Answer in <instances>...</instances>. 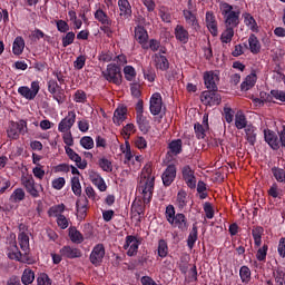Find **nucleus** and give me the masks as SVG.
I'll list each match as a JSON object with an SVG mask.
<instances>
[{"label": "nucleus", "mask_w": 285, "mask_h": 285, "mask_svg": "<svg viewBox=\"0 0 285 285\" xmlns=\"http://www.w3.org/2000/svg\"><path fill=\"white\" fill-rule=\"evenodd\" d=\"M257 83V73L250 72L245 77V81L240 83L242 91H248Z\"/></svg>", "instance_id": "nucleus-28"}, {"label": "nucleus", "mask_w": 285, "mask_h": 285, "mask_svg": "<svg viewBox=\"0 0 285 285\" xmlns=\"http://www.w3.org/2000/svg\"><path fill=\"white\" fill-rule=\"evenodd\" d=\"M272 96L275 100L281 101L285 105V90L272 89Z\"/></svg>", "instance_id": "nucleus-63"}, {"label": "nucleus", "mask_w": 285, "mask_h": 285, "mask_svg": "<svg viewBox=\"0 0 285 285\" xmlns=\"http://www.w3.org/2000/svg\"><path fill=\"white\" fill-rule=\"evenodd\" d=\"M35 279H36L35 272L30 268H26L22 273V276H21V283L23 285H30L35 282Z\"/></svg>", "instance_id": "nucleus-44"}, {"label": "nucleus", "mask_w": 285, "mask_h": 285, "mask_svg": "<svg viewBox=\"0 0 285 285\" xmlns=\"http://www.w3.org/2000/svg\"><path fill=\"white\" fill-rule=\"evenodd\" d=\"M7 256L11 261H18V262L22 261V253L19 250V247H18L17 243H12L10 245V248L8 249Z\"/></svg>", "instance_id": "nucleus-36"}, {"label": "nucleus", "mask_w": 285, "mask_h": 285, "mask_svg": "<svg viewBox=\"0 0 285 285\" xmlns=\"http://www.w3.org/2000/svg\"><path fill=\"white\" fill-rule=\"evenodd\" d=\"M37 285H52V281L48 274L42 273L37 277Z\"/></svg>", "instance_id": "nucleus-62"}, {"label": "nucleus", "mask_w": 285, "mask_h": 285, "mask_svg": "<svg viewBox=\"0 0 285 285\" xmlns=\"http://www.w3.org/2000/svg\"><path fill=\"white\" fill-rule=\"evenodd\" d=\"M268 255V245H263L262 247H258V250L256 253V259L258 262H266V256Z\"/></svg>", "instance_id": "nucleus-59"}, {"label": "nucleus", "mask_w": 285, "mask_h": 285, "mask_svg": "<svg viewBox=\"0 0 285 285\" xmlns=\"http://www.w3.org/2000/svg\"><path fill=\"white\" fill-rule=\"evenodd\" d=\"M65 151L68 158L76 164L77 168L85 170L88 167V161L82 159L73 148L65 146Z\"/></svg>", "instance_id": "nucleus-13"}, {"label": "nucleus", "mask_w": 285, "mask_h": 285, "mask_svg": "<svg viewBox=\"0 0 285 285\" xmlns=\"http://www.w3.org/2000/svg\"><path fill=\"white\" fill-rule=\"evenodd\" d=\"M125 79L129 82L134 81L137 77L136 68L131 65H127L124 67Z\"/></svg>", "instance_id": "nucleus-46"}, {"label": "nucleus", "mask_w": 285, "mask_h": 285, "mask_svg": "<svg viewBox=\"0 0 285 285\" xmlns=\"http://www.w3.org/2000/svg\"><path fill=\"white\" fill-rule=\"evenodd\" d=\"M264 139L273 150H279V136L271 129H264Z\"/></svg>", "instance_id": "nucleus-20"}, {"label": "nucleus", "mask_w": 285, "mask_h": 285, "mask_svg": "<svg viewBox=\"0 0 285 285\" xmlns=\"http://www.w3.org/2000/svg\"><path fill=\"white\" fill-rule=\"evenodd\" d=\"M225 24L229 28H237L239 26V11L232 12L227 16H225Z\"/></svg>", "instance_id": "nucleus-35"}, {"label": "nucleus", "mask_w": 285, "mask_h": 285, "mask_svg": "<svg viewBox=\"0 0 285 285\" xmlns=\"http://www.w3.org/2000/svg\"><path fill=\"white\" fill-rule=\"evenodd\" d=\"M277 253L281 258H285V238L284 237L279 238L278 240Z\"/></svg>", "instance_id": "nucleus-64"}, {"label": "nucleus", "mask_w": 285, "mask_h": 285, "mask_svg": "<svg viewBox=\"0 0 285 285\" xmlns=\"http://www.w3.org/2000/svg\"><path fill=\"white\" fill-rule=\"evenodd\" d=\"M247 126H248V120L246 119V115L244 114V111L238 110L235 114V127L238 130H243V129H246Z\"/></svg>", "instance_id": "nucleus-34"}, {"label": "nucleus", "mask_w": 285, "mask_h": 285, "mask_svg": "<svg viewBox=\"0 0 285 285\" xmlns=\"http://www.w3.org/2000/svg\"><path fill=\"white\" fill-rule=\"evenodd\" d=\"M77 120V112L69 110L66 118H62L58 124L59 132H70Z\"/></svg>", "instance_id": "nucleus-9"}, {"label": "nucleus", "mask_w": 285, "mask_h": 285, "mask_svg": "<svg viewBox=\"0 0 285 285\" xmlns=\"http://www.w3.org/2000/svg\"><path fill=\"white\" fill-rule=\"evenodd\" d=\"M40 81L33 80L29 86H20L18 88V94L28 101H32L37 98L38 94L40 92Z\"/></svg>", "instance_id": "nucleus-5"}, {"label": "nucleus", "mask_w": 285, "mask_h": 285, "mask_svg": "<svg viewBox=\"0 0 285 285\" xmlns=\"http://www.w3.org/2000/svg\"><path fill=\"white\" fill-rule=\"evenodd\" d=\"M73 101L76 104H86L88 101L87 92L82 89H77L73 94Z\"/></svg>", "instance_id": "nucleus-53"}, {"label": "nucleus", "mask_w": 285, "mask_h": 285, "mask_svg": "<svg viewBox=\"0 0 285 285\" xmlns=\"http://www.w3.org/2000/svg\"><path fill=\"white\" fill-rule=\"evenodd\" d=\"M128 108L118 107L114 111L112 121L116 126H121L127 120Z\"/></svg>", "instance_id": "nucleus-25"}, {"label": "nucleus", "mask_w": 285, "mask_h": 285, "mask_svg": "<svg viewBox=\"0 0 285 285\" xmlns=\"http://www.w3.org/2000/svg\"><path fill=\"white\" fill-rule=\"evenodd\" d=\"M248 45L249 51L253 55H259V52L262 51V42H259V39L257 38V36H255V33H250L248 38Z\"/></svg>", "instance_id": "nucleus-30"}, {"label": "nucleus", "mask_w": 285, "mask_h": 285, "mask_svg": "<svg viewBox=\"0 0 285 285\" xmlns=\"http://www.w3.org/2000/svg\"><path fill=\"white\" fill-rule=\"evenodd\" d=\"M98 165L106 173H111L114 170L112 161L106 157L99 158Z\"/></svg>", "instance_id": "nucleus-55"}, {"label": "nucleus", "mask_w": 285, "mask_h": 285, "mask_svg": "<svg viewBox=\"0 0 285 285\" xmlns=\"http://www.w3.org/2000/svg\"><path fill=\"white\" fill-rule=\"evenodd\" d=\"M21 185L32 198H39L40 193L36 187V180L33 176H21Z\"/></svg>", "instance_id": "nucleus-10"}, {"label": "nucleus", "mask_w": 285, "mask_h": 285, "mask_svg": "<svg viewBox=\"0 0 285 285\" xmlns=\"http://www.w3.org/2000/svg\"><path fill=\"white\" fill-rule=\"evenodd\" d=\"M253 274L250 273V268L248 266H242L239 269V277L243 284L250 283V276Z\"/></svg>", "instance_id": "nucleus-52"}, {"label": "nucleus", "mask_w": 285, "mask_h": 285, "mask_svg": "<svg viewBox=\"0 0 285 285\" xmlns=\"http://www.w3.org/2000/svg\"><path fill=\"white\" fill-rule=\"evenodd\" d=\"M68 235L73 244H82L85 242L83 234H81L77 227H69Z\"/></svg>", "instance_id": "nucleus-33"}, {"label": "nucleus", "mask_w": 285, "mask_h": 285, "mask_svg": "<svg viewBox=\"0 0 285 285\" xmlns=\"http://www.w3.org/2000/svg\"><path fill=\"white\" fill-rule=\"evenodd\" d=\"M135 40L141 46L144 50H149L148 40L149 33L148 30L144 26H137L134 30Z\"/></svg>", "instance_id": "nucleus-12"}, {"label": "nucleus", "mask_w": 285, "mask_h": 285, "mask_svg": "<svg viewBox=\"0 0 285 285\" xmlns=\"http://www.w3.org/2000/svg\"><path fill=\"white\" fill-rule=\"evenodd\" d=\"M153 60L155 63V67L157 70L160 71H168L170 68V62L168 58L165 55L161 53H154L153 55Z\"/></svg>", "instance_id": "nucleus-21"}, {"label": "nucleus", "mask_w": 285, "mask_h": 285, "mask_svg": "<svg viewBox=\"0 0 285 285\" xmlns=\"http://www.w3.org/2000/svg\"><path fill=\"white\" fill-rule=\"evenodd\" d=\"M76 40V32L68 31L65 36L61 38V45L62 48H68L69 46L73 45Z\"/></svg>", "instance_id": "nucleus-47"}, {"label": "nucleus", "mask_w": 285, "mask_h": 285, "mask_svg": "<svg viewBox=\"0 0 285 285\" xmlns=\"http://www.w3.org/2000/svg\"><path fill=\"white\" fill-rule=\"evenodd\" d=\"M59 254L63 259H77L82 257L81 249L71 245H63V247L60 248Z\"/></svg>", "instance_id": "nucleus-17"}, {"label": "nucleus", "mask_w": 285, "mask_h": 285, "mask_svg": "<svg viewBox=\"0 0 285 285\" xmlns=\"http://www.w3.org/2000/svg\"><path fill=\"white\" fill-rule=\"evenodd\" d=\"M136 124L142 135H147L151 130L150 120L145 115L136 116Z\"/></svg>", "instance_id": "nucleus-24"}, {"label": "nucleus", "mask_w": 285, "mask_h": 285, "mask_svg": "<svg viewBox=\"0 0 285 285\" xmlns=\"http://www.w3.org/2000/svg\"><path fill=\"white\" fill-rule=\"evenodd\" d=\"M24 199H26V191H24V189H21V187H17V189H13V191L9 198V200L12 204H20Z\"/></svg>", "instance_id": "nucleus-37"}, {"label": "nucleus", "mask_w": 285, "mask_h": 285, "mask_svg": "<svg viewBox=\"0 0 285 285\" xmlns=\"http://www.w3.org/2000/svg\"><path fill=\"white\" fill-rule=\"evenodd\" d=\"M47 89L58 105H63L66 102L67 96L65 89L56 79L51 78L47 81Z\"/></svg>", "instance_id": "nucleus-4"}, {"label": "nucleus", "mask_w": 285, "mask_h": 285, "mask_svg": "<svg viewBox=\"0 0 285 285\" xmlns=\"http://www.w3.org/2000/svg\"><path fill=\"white\" fill-rule=\"evenodd\" d=\"M223 116L227 124H232V121L235 119V110L228 106H225L223 108Z\"/></svg>", "instance_id": "nucleus-58"}, {"label": "nucleus", "mask_w": 285, "mask_h": 285, "mask_svg": "<svg viewBox=\"0 0 285 285\" xmlns=\"http://www.w3.org/2000/svg\"><path fill=\"white\" fill-rule=\"evenodd\" d=\"M80 146L86 150L95 148V140L91 136H83L80 138Z\"/></svg>", "instance_id": "nucleus-54"}, {"label": "nucleus", "mask_w": 285, "mask_h": 285, "mask_svg": "<svg viewBox=\"0 0 285 285\" xmlns=\"http://www.w3.org/2000/svg\"><path fill=\"white\" fill-rule=\"evenodd\" d=\"M268 197H272L273 199H282V194L279 191V185L277 183H273V185L269 187L267 191Z\"/></svg>", "instance_id": "nucleus-57"}, {"label": "nucleus", "mask_w": 285, "mask_h": 285, "mask_svg": "<svg viewBox=\"0 0 285 285\" xmlns=\"http://www.w3.org/2000/svg\"><path fill=\"white\" fill-rule=\"evenodd\" d=\"M194 130H195L196 138L198 140H202V139L206 138V131L208 130V128L204 127V125H202V122H196L194 125Z\"/></svg>", "instance_id": "nucleus-51"}, {"label": "nucleus", "mask_w": 285, "mask_h": 285, "mask_svg": "<svg viewBox=\"0 0 285 285\" xmlns=\"http://www.w3.org/2000/svg\"><path fill=\"white\" fill-rule=\"evenodd\" d=\"M234 37H235V28L226 27V29L220 35V42L228 45L233 41Z\"/></svg>", "instance_id": "nucleus-41"}, {"label": "nucleus", "mask_w": 285, "mask_h": 285, "mask_svg": "<svg viewBox=\"0 0 285 285\" xmlns=\"http://www.w3.org/2000/svg\"><path fill=\"white\" fill-rule=\"evenodd\" d=\"M200 100L204 105L209 107L219 106V104H222V95L215 89L205 90L200 95Z\"/></svg>", "instance_id": "nucleus-7"}, {"label": "nucleus", "mask_w": 285, "mask_h": 285, "mask_svg": "<svg viewBox=\"0 0 285 285\" xmlns=\"http://www.w3.org/2000/svg\"><path fill=\"white\" fill-rule=\"evenodd\" d=\"M272 174L278 183L285 184V169L274 166L272 167Z\"/></svg>", "instance_id": "nucleus-50"}, {"label": "nucleus", "mask_w": 285, "mask_h": 285, "mask_svg": "<svg viewBox=\"0 0 285 285\" xmlns=\"http://www.w3.org/2000/svg\"><path fill=\"white\" fill-rule=\"evenodd\" d=\"M95 19L101 23V26H112V20L110 19V17L104 12L102 9H97L95 12Z\"/></svg>", "instance_id": "nucleus-39"}, {"label": "nucleus", "mask_w": 285, "mask_h": 285, "mask_svg": "<svg viewBox=\"0 0 285 285\" xmlns=\"http://www.w3.org/2000/svg\"><path fill=\"white\" fill-rule=\"evenodd\" d=\"M101 75L106 81L120 86L122 83L121 67L117 63H108L106 70L101 71Z\"/></svg>", "instance_id": "nucleus-3"}, {"label": "nucleus", "mask_w": 285, "mask_h": 285, "mask_svg": "<svg viewBox=\"0 0 285 285\" xmlns=\"http://www.w3.org/2000/svg\"><path fill=\"white\" fill-rule=\"evenodd\" d=\"M183 17L188 27L193 30L198 31L200 29V23L197 18V13L193 11V1H188V9L183 10Z\"/></svg>", "instance_id": "nucleus-6"}, {"label": "nucleus", "mask_w": 285, "mask_h": 285, "mask_svg": "<svg viewBox=\"0 0 285 285\" xmlns=\"http://www.w3.org/2000/svg\"><path fill=\"white\" fill-rule=\"evenodd\" d=\"M18 242L21 250L27 254L30 247V238L28 234H26V232H20V234H18Z\"/></svg>", "instance_id": "nucleus-40"}, {"label": "nucleus", "mask_w": 285, "mask_h": 285, "mask_svg": "<svg viewBox=\"0 0 285 285\" xmlns=\"http://www.w3.org/2000/svg\"><path fill=\"white\" fill-rule=\"evenodd\" d=\"M217 82H219V75L213 70L204 72V83L206 89L217 91Z\"/></svg>", "instance_id": "nucleus-18"}, {"label": "nucleus", "mask_w": 285, "mask_h": 285, "mask_svg": "<svg viewBox=\"0 0 285 285\" xmlns=\"http://www.w3.org/2000/svg\"><path fill=\"white\" fill-rule=\"evenodd\" d=\"M105 256L106 247L102 243H98V245H95V247L92 248L89 256V261L94 266L98 267L101 266Z\"/></svg>", "instance_id": "nucleus-8"}, {"label": "nucleus", "mask_w": 285, "mask_h": 285, "mask_svg": "<svg viewBox=\"0 0 285 285\" xmlns=\"http://www.w3.org/2000/svg\"><path fill=\"white\" fill-rule=\"evenodd\" d=\"M7 136L12 140H18L20 138V132L16 126V121L10 122L9 128L7 129Z\"/></svg>", "instance_id": "nucleus-48"}, {"label": "nucleus", "mask_w": 285, "mask_h": 285, "mask_svg": "<svg viewBox=\"0 0 285 285\" xmlns=\"http://www.w3.org/2000/svg\"><path fill=\"white\" fill-rule=\"evenodd\" d=\"M134 144L139 150L147 149L148 147V141L144 136H137L134 140Z\"/></svg>", "instance_id": "nucleus-61"}, {"label": "nucleus", "mask_w": 285, "mask_h": 285, "mask_svg": "<svg viewBox=\"0 0 285 285\" xmlns=\"http://www.w3.org/2000/svg\"><path fill=\"white\" fill-rule=\"evenodd\" d=\"M14 125L17 126V129L20 135L24 136L28 134V122L26 119H20L18 121H14Z\"/></svg>", "instance_id": "nucleus-60"}, {"label": "nucleus", "mask_w": 285, "mask_h": 285, "mask_svg": "<svg viewBox=\"0 0 285 285\" xmlns=\"http://www.w3.org/2000/svg\"><path fill=\"white\" fill-rule=\"evenodd\" d=\"M199 238V229H198V225L197 223L193 224V227L188 234V238H187V247L189 249H194L196 246V243Z\"/></svg>", "instance_id": "nucleus-26"}, {"label": "nucleus", "mask_w": 285, "mask_h": 285, "mask_svg": "<svg viewBox=\"0 0 285 285\" xmlns=\"http://www.w3.org/2000/svg\"><path fill=\"white\" fill-rule=\"evenodd\" d=\"M165 217L168 224L179 229L183 233H186L189 229V220L185 214H176L174 205H167Z\"/></svg>", "instance_id": "nucleus-1"}, {"label": "nucleus", "mask_w": 285, "mask_h": 285, "mask_svg": "<svg viewBox=\"0 0 285 285\" xmlns=\"http://www.w3.org/2000/svg\"><path fill=\"white\" fill-rule=\"evenodd\" d=\"M157 255L160 258H167L169 255V245L165 238H160L158 240V246H157Z\"/></svg>", "instance_id": "nucleus-38"}, {"label": "nucleus", "mask_w": 285, "mask_h": 285, "mask_svg": "<svg viewBox=\"0 0 285 285\" xmlns=\"http://www.w3.org/2000/svg\"><path fill=\"white\" fill-rule=\"evenodd\" d=\"M206 24H207V29L209 30L212 36L217 37V33H218L217 20H215L213 12H206Z\"/></svg>", "instance_id": "nucleus-32"}, {"label": "nucleus", "mask_w": 285, "mask_h": 285, "mask_svg": "<svg viewBox=\"0 0 285 285\" xmlns=\"http://www.w3.org/2000/svg\"><path fill=\"white\" fill-rule=\"evenodd\" d=\"M245 139L250 146H254L257 142V128L253 125H248L245 128Z\"/></svg>", "instance_id": "nucleus-31"}, {"label": "nucleus", "mask_w": 285, "mask_h": 285, "mask_svg": "<svg viewBox=\"0 0 285 285\" xmlns=\"http://www.w3.org/2000/svg\"><path fill=\"white\" fill-rule=\"evenodd\" d=\"M184 141L181 138L173 139L168 142V155L179 156L183 153Z\"/></svg>", "instance_id": "nucleus-23"}, {"label": "nucleus", "mask_w": 285, "mask_h": 285, "mask_svg": "<svg viewBox=\"0 0 285 285\" xmlns=\"http://www.w3.org/2000/svg\"><path fill=\"white\" fill-rule=\"evenodd\" d=\"M149 111L153 116H158L163 111V96L160 92L151 95L149 100Z\"/></svg>", "instance_id": "nucleus-16"}, {"label": "nucleus", "mask_w": 285, "mask_h": 285, "mask_svg": "<svg viewBox=\"0 0 285 285\" xmlns=\"http://www.w3.org/2000/svg\"><path fill=\"white\" fill-rule=\"evenodd\" d=\"M176 202H177V206H178L179 209H184V208L187 207V205H188V194H187V191H185V189H180L177 193Z\"/></svg>", "instance_id": "nucleus-42"}, {"label": "nucleus", "mask_w": 285, "mask_h": 285, "mask_svg": "<svg viewBox=\"0 0 285 285\" xmlns=\"http://www.w3.org/2000/svg\"><path fill=\"white\" fill-rule=\"evenodd\" d=\"M140 243L137 236H126L124 249L127 250V256L134 257L138 254Z\"/></svg>", "instance_id": "nucleus-15"}, {"label": "nucleus", "mask_w": 285, "mask_h": 285, "mask_svg": "<svg viewBox=\"0 0 285 285\" xmlns=\"http://www.w3.org/2000/svg\"><path fill=\"white\" fill-rule=\"evenodd\" d=\"M141 178L146 180L145 185H142L141 187L142 200L145 205H148L151 203V199L154 197L155 180H156V177L153 176L151 166H145L142 168Z\"/></svg>", "instance_id": "nucleus-2"}, {"label": "nucleus", "mask_w": 285, "mask_h": 285, "mask_svg": "<svg viewBox=\"0 0 285 285\" xmlns=\"http://www.w3.org/2000/svg\"><path fill=\"white\" fill-rule=\"evenodd\" d=\"M243 19L245 26H247L253 32L257 31V21L255 20V17H253V14L245 12L243 13Z\"/></svg>", "instance_id": "nucleus-43"}, {"label": "nucleus", "mask_w": 285, "mask_h": 285, "mask_svg": "<svg viewBox=\"0 0 285 285\" xmlns=\"http://www.w3.org/2000/svg\"><path fill=\"white\" fill-rule=\"evenodd\" d=\"M89 180L97 189L101 193L108 189L105 178H102L101 174L96 170H89Z\"/></svg>", "instance_id": "nucleus-19"}, {"label": "nucleus", "mask_w": 285, "mask_h": 285, "mask_svg": "<svg viewBox=\"0 0 285 285\" xmlns=\"http://www.w3.org/2000/svg\"><path fill=\"white\" fill-rule=\"evenodd\" d=\"M181 176H183V180L185 181L188 188L190 189L197 188V178L195 176V170L191 168L190 165H185L181 168Z\"/></svg>", "instance_id": "nucleus-11"}, {"label": "nucleus", "mask_w": 285, "mask_h": 285, "mask_svg": "<svg viewBox=\"0 0 285 285\" xmlns=\"http://www.w3.org/2000/svg\"><path fill=\"white\" fill-rule=\"evenodd\" d=\"M177 178V166L169 164L161 175V180L165 187H170Z\"/></svg>", "instance_id": "nucleus-14"}, {"label": "nucleus", "mask_w": 285, "mask_h": 285, "mask_svg": "<svg viewBox=\"0 0 285 285\" xmlns=\"http://www.w3.org/2000/svg\"><path fill=\"white\" fill-rule=\"evenodd\" d=\"M66 210V205L63 203H60V205H53L52 207H49L48 209V216L49 217H59L65 213Z\"/></svg>", "instance_id": "nucleus-45"}, {"label": "nucleus", "mask_w": 285, "mask_h": 285, "mask_svg": "<svg viewBox=\"0 0 285 285\" xmlns=\"http://www.w3.org/2000/svg\"><path fill=\"white\" fill-rule=\"evenodd\" d=\"M71 190H72L73 195H76V196L82 195V187H81L79 176H73L71 178Z\"/></svg>", "instance_id": "nucleus-49"}, {"label": "nucleus", "mask_w": 285, "mask_h": 285, "mask_svg": "<svg viewBox=\"0 0 285 285\" xmlns=\"http://www.w3.org/2000/svg\"><path fill=\"white\" fill-rule=\"evenodd\" d=\"M57 31L60 33H68L70 31L69 23L63 19H58L55 21Z\"/></svg>", "instance_id": "nucleus-56"}, {"label": "nucleus", "mask_w": 285, "mask_h": 285, "mask_svg": "<svg viewBox=\"0 0 285 285\" xmlns=\"http://www.w3.org/2000/svg\"><path fill=\"white\" fill-rule=\"evenodd\" d=\"M118 7L120 11V17L129 19L132 16V7L129 0H118Z\"/></svg>", "instance_id": "nucleus-27"}, {"label": "nucleus", "mask_w": 285, "mask_h": 285, "mask_svg": "<svg viewBox=\"0 0 285 285\" xmlns=\"http://www.w3.org/2000/svg\"><path fill=\"white\" fill-rule=\"evenodd\" d=\"M24 48H26V41L23 37L21 36L16 37L12 43V53L14 56H21L24 51Z\"/></svg>", "instance_id": "nucleus-29"}, {"label": "nucleus", "mask_w": 285, "mask_h": 285, "mask_svg": "<svg viewBox=\"0 0 285 285\" xmlns=\"http://www.w3.org/2000/svg\"><path fill=\"white\" fill-rule=\"evenodd\" d=\"M175 38L178 42L187 45L190 39L189 31L183 24H177L174 29Z\"/></svg>", "instance_id": "nucleus-22"}]
</instances>
